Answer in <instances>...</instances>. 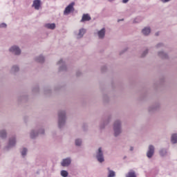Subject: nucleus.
<instances>
[{
    "mask_svg": "<svg viewBox=\"0 0 177 177\" xmlns=\"http://www.w3.org/2000/svg\"><path fill=\"white\" fill-rule=\"evenodd\" d=\"M46 27L47 28L54 30L55 28V24H46Z\"/></svg>",
    "mask_w": 177,
    "mask_h": 177,
    "instance_id": "nucleus-13",
    "label": "nucleus"
},
{
    "mask_svg": "<svg viewBox=\"0 0 177 177\" xmlns=\"http://www.w3.org/2000/svg\"><path fill=\"white\" fill-rule=\"evenodd\" d=\"M41 6L40 0H35L32 4V6L35 8V10H38Z\"/></svg>",
    "mask_w": 177,
    "mask_h": 177,
    "instance_id": "nucleus-7",
    "label": "nucleus"
},
{
    "mask_svg": "<svg viewBox=\"0 0 177 177\" xmlns=\"http://www.w3.org/2000/svg\"><path fill=\"white\" fill-rule=\"evenodd\" d=\"M85 32H86L85 29H84V28L80 29V32H79V34H78V38L79 39L82 38Z\"/></svg>",
    "mask_w": 177,
    "mask_h": 177,
    "instance_id": "nucleus-12",
    "label": "nucleus"
},
{
    "mask_svg": "<svg viewBox=\"0 0 177 177\" xmlns=\"http://www.w3.org/2000/svg\"><path fill=\"white\" fill-rule=\"evenodd\" d=\"M12 70L14 72L18 71H19V67L17 66H14L12 67Z\"/></svg>",
    "mask_w": 177,
    "mask_h": 177,
    "instance_id": "nucleus-23",
    "label": "nucleus"
},
{
    "mask_svg": "<svg viewBox=\"0 0 177 177\" xmlns=\"http://www.w3.org/2000/svg\"><path fill=\"white\" fill-rule=\"evenodd\" d=\"M97 158L100 162H102L104 161L103 153L102 152V148H99Z\"/></svg>",
    "mask_w": 177,
    "mask_h": 177,
    "instance_id": "nucleus-6",
    "label": "nucleus"
},
{
    "mask_svg": "<svg viewBox=\"0 0 177 177\" xmlns=\"http://www.w3.org/2000/svg\"><path fill=\"white\" fill-rule=\"evenodd\" d=\"M71 160L69 158H66L62 161V165L63 167H67L71 164Z\"/></svg>",
    "mask_w": 177,
    "mask_h": 177,
    "instance_id": "nucleus-9",
    "label": "nucleus"
},
{
    "mask_svg": "<svg viewBox=\"0 0 177 177\" xmlns=\"http://www.w3.org/2000/svg\"><path fill=\"white\" fill-rule=\"evenodd\" d=\"M162 55H164V53H163V52L159 53V55H160V56H161Z\"/></svg>",
    "mask_w": 177,
    "mask_h": 177,
    "instance_id": "nucleus-28",
    "label": "nucleus"
},
{
    "mask_svg": "<svg viewBox=\"0 0 177 177\" xmlns=\"http://www.w3.org/2000/svg\"><path fill=\"white\" fill-rule=\"evenodd\" d=\"M160 45H161V44H158L157 47H159Z\"/></svg>",
    "mask_w": 177,
    "mask_h": 177,
    "instance_id": "nucleus-33",
    "label": "nucleus"
},
{
    "mask_svg": "<svg viewBox=\"0 0 177 177\" xmlns=\"http://www.w3.org/2000/svg\"><path fill=\"white\" fill-rule=\"evenodd\" d=\"M65 112H59V127L61 128L65 123Z\"/></svg>",
    "mask_w": 177,
    "mask_h": 177,
    "instance_id": "nucleus-1",
    "label": "nucleus"
},
{
    "mask_svg": "<svg viewBox=\"0 0 177 177\" xmlns=\"http://www.w3.org/2000/svg\"><path fill=\"white\" fill-rule=\"evenodd\" d=\"M160 1L163 3H167V2L170 1V0H160Z\"/></svg>",
    "mask_w": 177,
    "mask_h": 177,
    "instance_id": "nucleus-25",
    "label": "nucleus"
},
{
    "mask_svg": "<svg viewBox=\"0 0 177 177\" xmlns=\"http://www.w3.org/2000/svg\"><path fill=\"white\" fill-rule=\"evenodd\" d=\"M127 177H136V175L134 172H129Z\"/></svg>",
    "mask_w": 177,
    "mask_h": 177,
    "instance_id": "nucleus-20",
    "label": "nucleus"
},
{
    "mask_svg": "<svg viewBox=\"0 0 177 177\" xmlns=\"http://www.w3.org/2000/svg\"><path fill=\"white\" fill-rule=\"evenodd\" d=\"M75 6V2H72L64 10V14L65 15H68V14H70L72 12H74L75 9H74V6Z\"/></svg>",
    "mask_w": 177,
    "mask_h": 177,
    "instance_id": "nucleus-2",
    "label": "nucleus"
},
{
    "mask_svg": "<svg viewBox=\"0 0 177 177\" xmlns=\"http://www.w3.org/2000/svg\"><path fill=\"white\" fill-rule=\"evenodd\" d=\"M16 143L15 138H12V140H10L9 141V146H14Z\"/></svg>",
    "mask_w": 177,
    "mask_h": 177,
    "instance_id": "nucleus-17",
    "label": "nucleus"
},
{
    "mask_svg": "<svg viewBox=\"0 0 177 177\" xmlns=\"http://www.w3.org/2000/svg\"><path fill=\"white\" fill-rule=\"evenodd\" d=\"M160 155H161V156H163V155H162V151H160Z\"/></svg>",
    "mask_w": 177,
    "mask_h": 177,
    "instance_id": "nucleus-30",
    "label": "nucleus"
},
{
    "mask_svg": "<svg viewBox=\"0 0 177 177\" xmlns=\"http://www.w3.org/2000/svg\"><path fill=\"white\" fill-rule=\"evenodd\" d=\"M153 153H154V147H153V145H150L149 148V151L147 152V156L149 158H151L153 156Z\"/></svg>",
    "mask_w": 177,
    "mask_h": 177,
    "instance_id": "nucleus-5",
    "label": "nucleus"
},
{
    "mask_svg": "<svg viewBox=\"0 0 177 177\" xmlns=\"http://www.w3.org/2000/svg\"><path fill=\"white\" fill-rule=\"evenodd\" d=\"M62 62V60H60L59 62V64H60Z\"/></svg>",
    "mask_w": 177,
    "mask_h": 177,
    "instance_id": "nucleus-34",
    "label": "nucleus"
},
{
    "mask_svg": "<svg viewBox=\"0 0 177 177\" xmlns=\"http://www.w3.org/2000/svg\"><path fill=\"white\" fill-rule=\"evenodd\" d=\"M7 25L5 23H2L0 24V28H6Z\"/></svg>",
    "mask_w": 177,
    "mask_h": 177,
    "instance_id": "nucleus-24",
    "label": "nucleus"
},
{
    "mask_svg": "<svg viewBox=\"0 0 177 177\" xmlns=\"http://www.w3.org/2000/svg\"><path fill=\"white\" fill-rule=\"evenodd\" d=\"M148 53V50L145 51L143 55H142V57H145Z\"/></svg>",
    "mask_w": 177,
    "mask_h": 177,
    "instance_id": "nucleus-26",
    "label": "nucleus"
},
{
    "mask_svg": "<svg viewBox=\"0 0 177 177\" xmlns=\"http://www.w3.org/2000/svg\"><path fill=\"white\" fill-rule=\"evenodd\" d=\"M26 152H27L26 148H24L22 152H21V155H22L23 156H25L26 155Z\"/></svg>",
    "mask_w": 177,
    "mask_h": 177,
    "instance_id": "nucleus-22",
    "label": "nucleus"
},
{
    "mask_svg": "<svg viewBox=\"0 0 177 177\" xmlns=\"http://www.w3.org/2000/svg\"><path fill=\"white\" fill-rule=\"evenodd\" d=\"M91 17L88 14H84L81 22L88 21L91 20Z\"/></svg>",
    "mask_w": 177,
    "mask_h": 177,
    "instance_id": "nucleus-8",
    "label": "nucleus"
},
{
    "mask_svg": "<svg viewBox=\"0 0 177 177\" xmlns=\"http://www.w3.org/2000/svg\"><path fill=\"white\" fill-rule=\"evenodd\" d=\"M113 0H109V1H112Z\"/></svg>",
    "mask_w": 177,
    "mask_h": 177,
    "instance_id": "nucleus-35",
    "label": "nucleus"
},
{
    "mask_svg": "<svg viewBox=\"0 0 177 177\" xmlns=\"http://www.w3.org/2000/svg\"><path fill=\"white\" fill-rule=\"evenodd\" d=\"M61 175L63 177H67L68 174V172L66 171H62Z\"/></svg>",
    "mask_w": 177,
    "mask_h": 177,
    "instance_id": "nucleus-19",
    "label": "nucleus"
},
{
    "mask_svg": "<svg viewBox=\"0 0 177 177\" xmlns=\"http://www.w3.org/2000/svg\"><path fill=\"white\" fill-rule=\"evenodd\" d=\"M151 32V29L150 28H145L143 30H142V33L143 35H148L149 33Z\"/></svg>",
    "mask_w": 177,
    "mask_h": 177,
    "instance_id": "nucleus-11",
    "label": "nucleus"
},
{
    "mask_svg": "<svg viewBox=\"0 0 177 177\" xmlns=\"http://www.w3.org/2000/svg\"><path fill=\"white\" fill-rule=\"evenodd\" d=\"M30 136H31L32 138H34L32 133H31Z\"/></svg>",
    "mask_w": 177,
    "mask_h": 177,
    "instance_id": "nucleus-29",
    "label": "nucleus"
},
{
    "mask_svg": "<svg viewBox=\"0 0 177 177\" xmlns=\"http://www.w3.org/2000/svg\"><path fill=\"white\" fill-rule=\"evenodd\" d=\"M81 144H82L81 140H75V145H76L77 146H80Z\"/></svg>",
    "mask_w": 177,
    "mask_h": 177,
    "instance_id": "nucleus-21",
    "label": "nucleus"
},
{
    "mask_svg": "<svg viewBox=\"0 0 177 177\" xmlns=\"http://www.w3.org/2000/svg\"><path fill=\"white\" fill-rule=\"evenodd\" d=\"M37 61L38 62L42 63L44 61V57L43 56H39Z\"/></svg>",
    "mask_w": 177,
    "mask_h": 177,
    "instance_id": "nucleus-18",
    "label": "nucleus"
},
{
    "mask_svg": "<svg viewBox=\"0 0 177 177\" xmlns=\"http://www.w3.org/2000/svg\"><path fill=\"white\" fill-rule=\"evenodd\" d=\"M10 52L15 53L16 55H19L21 53V50L18 46H13L10 48Z\"/></svg>",
    "mask_w": 177,
    "mask_h": 177,
    "instance_id": "nucleus-4",
    "label": "nucleus"
},
{
    "mask_svg": "<svg viewBox=\"0 0 177 177\" xmlns=\"http://www.w3.org/2000/svg\"><path fill=\"white\" fill-rule=\"evenodd\" d=\"M129 1V0H123L124 3H127Z\"/></svg>",
    "mask_w": 177,
    "mask_h": 177,
    "instance_id": "nucleus-27",
    "label": "nucleus"
},
{
    "mask_svg": "<svg viewBox=\"0 0 177 177\" xmlns=\"http://www.w3.org/2000/svg\"><path fill=\"white\" fill-rule=\"evenodd\" d=\"M171 142L173 143H177V134H173L171 136Z\"/></svg>",
    "mask_w": 177,
    "mask_h": 177,
    "instance_id": "nucleus-14",
    "label": "nucleus"
},
{
    "mask_svg": "<svg viewBox=\"0 0 177 177\" xmlns=\"http://www.w3.org/2000/svg\"><path fill=\"white\" fill-rule=\"evenodd\" d=\"M156 36H158V32H156Z\"/></svg>",
    "mask_w": 177,
    "mask_h": 177,
    "instance_id": "nucleus-32",
    "label": "nucleus"
},
{
    "mask_svg": "<svg viewBox=\"0 0 177 177\" xmlns=\"http://www.w3.org/2000/svg\"><path fill=\"white\" fill-rule=\"evenodd\" d=\"M105 35V28H102L98 32L100 39H103Z\"/></svg>",
    "mask_w": 177,
    "mask_h": 177,
    "instance_id": "nucleus-10",
    "label": "nucleus"
},
{
    "mask_svg": "<svg viewBox=\"0 0 177 177\" xmlns=\"http://www.w3.org/2000/svg\"><path fill=\"white\" fill-rule=\"evenodd\" d=\"M114 131H115V136H118L121 132L120 122H119V120H117L114 123Z\"/></svg>",
    "mask_w": 177,
    "mask_h": 177,
    "instance_id": "nucleus-3",
    "label": "nucleus"
},
{
    "mask_svg": "<svg viewBox=\"0 0 177 177\" xmlns=\"http://www.w3.org/2000/svg\"><path fill=\"white\" fill-rule=\"evenodd\" d=\"M133 147H131V151H133Z\"/></svg>",
    "mask_w": 177,
    "mask_h": 177,
    "instance_id": "nucleus-31",
    "label": "nucleus"
},
{
    "mask_svg": "<svg viewBox=\"0 0 177 177\" xmlns=\"http://www.w3.org/2000/svg\"><path fill=\"white\" fill-rule=\"evenodd\" d=\"M0 137L2 138L6 137V133L5 130H1L0 131Z\"/></svg>",
    "mask_w": 177,
    "mask_h": 177,
    "instance_id": "nucleus-16",
    "label": "nucleus"
},
{
    "mask_svg": "<svg viewBox=\"0 0 177 177\" xmlns=\"http://www.w3.org/2000/svg\"><path fill=\"white\" fill-rule=\"evenodd\" d=\"M108 170L109 171V174L108 177H115V173L111 170H110L109 168H108Z\"/></svg>",
    "mask_w": 177,
    "mask_h": 177,
    "instance_id": "nucleus-15",
    "label": "nucleus"
}]
</instances>
